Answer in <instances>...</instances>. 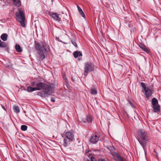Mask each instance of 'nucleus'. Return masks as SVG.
<instances>
[{"label":"nucleus","mask_w":161,"mask_h":161,"mask_svg":"<svg viewBox=\"0 0 161 161\" xmlns=\"http://www.w3.org/2000/svg\"><path fill=\"white\" fill-rule=\"evenodd\" d=\"M37 87H36V90H40L43 89L44 91L39 92L38 94L42 97L50 96L54 92V87L53 85H47L42 82H38L36 84Z\"/></svg>","instance_id":"1"},{"label":"nucleus","mask_w":161,"mask_h":161,"mask_svg":"<svg viewBox=\"0 0 161 161\" xmlns=\"http://www.w3.org/2000/svg\"><path fill=\"white\" fill-rule=\"evenodd\" d=\"M35 47L36 49L40 51L38 53L39 56L40 58L42 60L45 58V53L50 51L49 45L47 44H44L42 42L39 43L35 41Z\"/></svg>","instance_id":"2"},{"label":"nucleus","mask_w":161,"mask_h":161,"mask_svg":"<svg viewBox=\"0 0 161 161\" xmlns=\"http://www.w3.org/2000/svg\"><path fill=\"white\" fill-rule=\"evenodd\" d=\"M138 132L137 139L140 144L144 150L145 151L146 148V144L147 142V133L142 129H140L138 130Z\"/></svg>","instance_id":"3"},{"label":"nucleus","mask_w":161,"mask_h":161,"mask_svg":"<svg viewBox=\"0 0 161 161\" xmlns=\"http://www.w3.org/2000/svg\"><path fill=\"white\" fill-rule=\"evenodd\" d=\"M15 15L17 20L20 23L22 27H25V19L22 10L21 9H19L18 12L16 13Z\"/></svg>","instance_id":"4"},{"label":"nucleus","mask_w":161,"mask_h":161,"mask_svg":"<svg viewBox=\"0 0 161 161\" xmlns=\"http://www.w3.org/2000/svg\"><path fill=\"white\" fill-rule=\"evenodd\" d=\"M94 66L93 64L90 62L86 63L85 64L84 75L86 76L89 72L94 70Z\"/></svg>","instance_id":"5"},{"label":"nucleus","mask_w":161,"mask_h":161,"mask_svg":"<svg viewBox=\"0 0 161 161\" xmlns=\"http://www.w3.org/2000/svg\"><path fill=\"white\" fill-rule=\"evenodd\" d=\"M141 85L144 90L146 97L148 99L151 95L152 94V91L149 88L146 86L144 83L142 82Z\"/></svg>","instance_id":"6"},{"label":"nucleus","mask_w":161,"mask_h":161,"mask_svg":"<svg viewBox=\"0 0 161 161\" xmlns=\"http://www.w3.org/2000/svg\"><path fill=\"white\" fill-rule=\"evenodd\" d=\"M65 137L72 141L75 140L74 133L70 131H68L65 133Z\"/></svg>","instance_id":"7"},{"label":"nucleus","mask_w":161,"mask_h":161,"mask_svg":"<svg viewBox=\"0 0 161 161\" xmlns=\"http://www.w3.org/2000/svg\"><path fill=\"white\" fill-rule=\"evenodd\" d=\"M98 140V137L97 135L92 134L90 139V142L92 143H96Z\"/></svg>","instance_id":"8"},{"label":"nucleus","mask_w":161,"mask_h":161,"mask_svg":"<svg viewBox=\"0 0 161 161\" xmlns=\"http://www.w3.org/2000/svg\"><path fill=\"white\" fill-rule=\"evenodd\" d=\"M49 15L51 16L54 19L58 21H61V18L59 17V15L57 13H49Z\"/></svg>","instance_id":"9"},{"label":"nucleus","mask_w":161,"mask_h":161,"mask_svg":"<svg viewBox=\"0 0 161 161\" xmlns=\"http://www.w3.org/2000/svg\"><path fill=\"white\" fill-rule=\"evenodd\" d=\"M73 55L75 58H78L79 60L81 59L82 56V54L80 52L76 51L73 53Z\"/></svg>","instance_id":"10"},{"label":"nucleus","mask_w":161,"mask_h":161,"mask_svg":"<svg viewBox=\"0 0 161 161\" xmlns=\"http://www.w3.org/2000/svg\"><path fill=\"white\" fill-rule=\"evenodd\" d=\"M62 137L64 138V142L63 143V146L65 147H67L72 142V141L69 140L66 138L64 137L63 135H62Z\"/></svg>","instance_id":"11"},{"label":"nucleus","mask_w":161,"mask_h":161,"mask_svg":"<svg viewBox=\"0 0 161 161\" xmlns=\"http://www.w3.org/2000/svg\"><path fill=\"white\" fill-rule=\"evenodd\" d=\"M0 4L2 6H8L10 4V3L7 0H0Z\"/></svg>","instance_id":"12"},{"label":"nucleus","mask_w":161,"mask_h":161,"mask_svg":"<svg viewBox=\"0 0 161 161\" xmlns=\"http://www.w3.org/2000/svg\"><path fill=\"white\" fill-rule=\"evenodd\" d=\"M153 108L155 112H158L160 110V106L158 104L153 105Z\"/></svg>","instance_id":"13"},{"label":"nucleus","mask_w":161,"mask_h":161,"mask_svg":"<svg viewBox=\"0 0 161 161\" xmlns=\"http://www.w3.org/2000/svg\"><path fill=\"white\" fill-rule=\"evenodd\" d=\"M77 8H78V11L79 12L80 14L83 17L85 18V14L83 12V11H82V9L80 8L78 5H77Z\"/></svg>","instance_id":"14"},{"label":"nucleus","mask_w":161,"mask_h":161,"mask_svg":"<svg viewBox=\"0 0 161 161\" xmlns=\"http://www.w3.org/2000/svg\"><path fill=\"white\" fill-rule=\"evenodd\" d=\"M8 37V35L6 33L3 34L1 36V38L3 41H5L7 40Z\"/></svg>","instance_id":"15"},{"label":"nucleus","mask_w":161,"mask_h":161,"mask_svg":"<svg viewBox=\"0 0 161 161\" xmlns=\"http://www.w3.org/2000/svg\"><path fill=\"white\" fill-rule=\"evenodd\" d=\"M140 47L145 52L147 53H148L149 52V50L144 45H141Z\"/></svg>","instance_id":"16"},{"label":"nucleus","mask_w":161,"mask_h":161,"mask_svg":"<svg viewBox=\"0 0 161 161\" xmlns=\"http://www.w3.org/2000/svg\"><path fill=\"white\" fill-rule=\"evenodd\" d=\"M15 48L17 52H21L22 50L19 44H16L15 46Z\"/></svg>","instance_id":"17"},{"label":"nucleus","mask_w":161,"mask_h":161,"mask_svg":"<svg viewBox=\"0 0 161 161\" xmlns=\"http://www.w3.org/2000/svg\"><path fill=\"white\" fill-rule=\"evenodd\" d=\"M0 47L2 48H6L7 47V45L6 43L2 42L0 39Z\"/></svg>","instance_id":"18"},{"label":"nucleus","mask_w":161,"mask_h":161,"mask_svg":"<svg viewBox=\"0 0 161 161\" xmlns=\"http://www.w3.org/2000/svg\"><path fill=\"white\" fill-rule=\"evenodd\" d=\"M152 103L153 106L158 104V100L156 98H153L152 100Z\"/></svg>","instance_id":"19"},{"label":"nucleus","mask_w":161,"mask_h":161,"mask_svg":"<svg viewBox=\"0 0 161 161\" xmlns=\"http://www.w3.org/2000/svg\"><path fill=\"white\" fill-rule=\"evenodd\" d=\"M35 90H36V87H32L30 86L27 87V91L28 92H32Z\"/></svg>","instance_id":"20"},{"label":"nucleus","mask_w":161,"mask_h":161,"mask_svg":"<svg viewBox=\"0 0 161 161\" xmlns=\"http://www.w3.org/2000/svg\"><path fill=\"white\" fill-rule=\"evenodd\" d=\"M14 112L17 113H19L20 112L19 107L16 105L14 106Z\"/></svg>","instance_id":"21"},{"label":"nucleus","mask_w":161,"mask_h":161,"mask_svg":"<svg viewBox=\"0 0 161 161\" xmlns=\"http://www.w3.org/2000/svg\"><path fill=\"white\" fill-rule=\"evenodd\" d=\"M115 155L117 158L116 159L117 161H119L122 159V158L117 153H115Z\"/></svg>","instance_id":"22"},{"label":"nucleus","mask_w":161,"mask_h":161,"mask_svg":"<svg viewBox=\"0 0 161 161\" xmlns=\"http://www.w3.org/2000/svg\"><path fill=\"white\" fill-rule=\"evenodd\" d=\"M14 3L16 6L17 7H19L21 6V3L20 0H17L16 2Z\"/></svg>","instance_id":"23"},{"label":"nucleus","mask_w":161,"mask_h":161,"mask_svg":"<svg viewBox=\"0 0 161 161\" xmlns=\"http://www.w3.org/2000/svg\"><path fill=\"white\" fill-rule=\"evenodd\" d=\"M86 121L88 122H91L92 121V119L91 116H86Z\"/></svg>","instance_id":"24"},{"label":"nucleus","mask_w":161,"mask_h":161,"mask_svg":"<svg viewBox=\"0 0 161 161\" xmlns=\"http://www.w3.org/2000/svg\"><path fill=\"white\" fill-rule=\"evenodd\" d=\"M27 127L25 125H22L21 126V129L23 131H25L27 130Z\"/></svg>","instance_id":"25"},{"label":"nucleus","mask_w":161,"mask_h":161,"mask_svg":"<svg viewBox=\"0 0 161 161\" xmlns=\"http://www.w3.org/2000/svg\"><path fill=\"white\" fill-rule=\"evenodd\" d=\"M91 92L92 94L93 95H95L97 93V90L95 89H92L91 90Z\"/></svg>","instance_id":"26"},{"label":"nucleus","mask_w":161,"mask_h":161,"mask_svg":"<svg viewBox=\"0 0 161 161\" xmlns=\"http://www.w3.org/2000/svg\"><path fill=\"white\" fill-rule=\"evenodd\" d=\"M71 42L76 47H78L77 45L75 40H72Z\"/></svg>","instance_id":"27"},{"label":"nucleus","mask_w":161,"mask_h":161,"mask_svg":"<svg viewBox=\"0 0 161 161\" xmlns=\"http://www.w3.org/2000/svg\"><path fill=\"white\" fill-rule=\"evenodd\" d=\"M63 78L64 80H65V82L66 83V84H67L68 83V80L66 78V77L65 75L63 76Z\"/></svg>","instance_id":"28"},{"label":"nucleus","mask_w":161,"mask_h":161,"mask_svg":"<svg viewBox=\"0 0 161 161\" xmlns=\"http://www.w3.org/2000/svg\"><path fill=\"white\" fill-rule=\"evenodd\" d=\"M98 161H108L107 159H99L98 160Z\"/></svg>","instance_id":"29"},{"label":"nucleus","mask_w":161,"mask_h":161,"mask_svg":"<svg viewBox=\"0 0 161 161\" xmlns=\"http://www.w3.org/2000/svg\"><path fill=\"white\" fill-rule=\"evenodd\" d=\"M91 159V161H97L96 159L94 157H92Z\"/></svg>","instance_id":"30"},{"label":"nucleus","mask_w":161,"mask_h":161,"mask_svg":"<svg viewBox=\"0 0 161 161\" xmlns=\"http://www.w3.org/2000/svg\"><path fill=\"white\" fill-rule=\"evenodd\" d=\"M82 121H83L84 123H86L87 121H86V119H82Z\"/></svg>","instance_id":"31"},{"label":"nucleus","mask_w":161,"mask_h":161,"mask_svg":"<svg viewBox=\"0 0 161 161\" xmlns=\"http://www.w3.org/2000/svg\"><path fill=\"white\" fill-rule=\"evenodd\" d=\"M35 83L34 82H31V84L32 86H34L35 85Z\"/></svg>","instance_id":"32"},{"label":"nucleus","mask_w":161,"mask_h":161,"mask_svg":"<svg viewBox=\"0 0 161 161\" xmlns=\"http://www.w3.org/2000/svg\"><path fill=\"white\" fill-rule=\"evenodd\" d=\"M4 64H5V65H6V66H10V65L9 64H6V63H4Z\"/></svg>","instance_id":"33"},{"label":"nucleus","mask_w":161,"mask_h":161,"mask_svg":"<svg viewBox=\"0 0 161 161\" xmlns=\"http://www.w3.org/2000/svg\"><path fill=\"white\" fill-rule=\"evenodd\" d=\"M51 101L53 102H54L55 101V100L53 98H51Z\"/></svg>","instance_id":"34"},{"label":"nucleus","mask_w":161,"mask_h":161,"mask_svg":"<svg viewBox=\"0 0 161 161\" xmlns=\"http://www.w3.org/2000/svg\"><path fill=\"white\" fill-rule=\"evenodd\" d=\"M2 107L4 110H6L4 106H2Z\"/></svg>","instance_id":"35"},{"label":"nucleus","mask_w":161,"mask_h":161,"mask_svg":"<svg viewBox=\"0 0 161 161\" xmlns=\"http://www.w3.org/2000/svg\"><path fill=\"white\" fill-rule=\"evenodd\" d=\"M14 3H15L17 0H12Z\"/></svg>","instance_id":"36"},{"label":"nucleus","mask_w":161,"mask_h":161,"mask_svg":"<svg viewBox=\"0 0 161 161\" xmlns=\"http://www.w3.org/2000/svg\"><path fill=\"white\" fill-rule=\"evenodd\" d=\"M119 161H124V160L122 158V159H121L120 160H119Z\"/></svg>","instance_id":"37"},{"label":"nucleus","mask_w":161,"mask_h":161,"mask_svg":"<svg viewBox=\"0 0 161 161\" xmlns=\"http://www.w3.org/2000/svg\"><path fill=\"white\" fill-rule=\"evenodd\" d=\"M7 61V62H8V63H10V62H9V61Z\"/></svg>","instance_id":"38"},{"label":"nucleus","mask_w":161,"mask_h":161,"mask_svg":"<svg viewBox=\"0 0 161 161\" xmlns=\"http://www.w3.org/2000/svg\"><path fill=\"white\" fill-rule=\"evenodd\" d=\"M86 161H90L89 160H86Z\"/></svg>","instance_id":"39"},{"label":"nucleus","mask_w":161,"mask_h":161,"mask_svg":"<svg viewBox=\"0 0 161 161\" xmlns=\"http://www.w3.org/2000/svg\"><path fill=\"white\" fill-rule=\"evenodd\" d=\"M138 0L139 1H140V0Z\"/></svg>","instance_id":"40"}]
</instances>
